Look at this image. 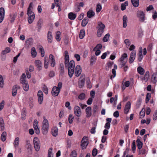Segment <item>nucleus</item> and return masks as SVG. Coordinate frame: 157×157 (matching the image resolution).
I'll return each instance as SVG.
<instances>
[{
    "mask_svg": "<svg viewBox=\"0 0 157 157\" xmlns=\"http://www.w3.org/2000/svg\"><path fill=\"white\" fill-rule=\"evenodd\" d=\"M43 119L41 130L43 135H46L48 132L49 124L48 120L46 119L45 116L43 117Z\"/></svg>",
    "mask_w": 157,
    "mask_h": 157,
    "instance_id": "1",
    "label": "nucleus"
},
{
    "mask_svg": "<svg viewBox=\"0 0 157 157\" xmlns=\"http://www.w3.org/2000/svg\"><path fill=\"white\" fill-rule=\"evenodd\" d=\"M127 55L125 53L123 54L121 56L119 60L121 62V67H122L125 65L127 61Z\"/></svg>",
    "mask_w": 157,
    "mask_h": 157,
    "instance_id": "2",
    "label": "nucleus"
},
{
    "mask_svg": "<svg viewBox=\"0 0 157 157\" xmlns=\"http://www.w3.org/2000/svg\"><path fill=\"white\" fill-rule=\"evenodd\" d=\"M81 146L82 149H85L89 144L87 137L84 136L83 137L81 141Z\"/></svg>",
    "mask_w": 157,
    "mask_h": 157,
    "instance_id": "3",
    "label": "nucleus"
},
{
    "mask_svg": "<svg viewBox=\"0 0 157 157\" xmlns=\"http://www.w3.org/2000/svg\"><path fill=\"white\" fill-rule=\"evenodd\" d=\"M33 143L35 150L38 151L40 148V144L38 139L37 137H35L33 139Z\"/></svg>",
    "mask_w": 157,
    "mask_h": 157,
    "instance_id": "4",
    "label": "nucleus"
},
{
    "mask_svg": "<svg viewBox=\"0 0 157 157\" xmlns=\"http://www.w3.org/2000/svg\"><path fill=\"white\" fill-rule=\"evenodd\" d=\"M137 16L141 22H144L145 20V14L143 11L138 10L137 12Z\"/></svg>",
    "mask_w": 157,
    "mask_h": 157,
    "instance_id": "5",
    "label": "nucleus"
},
{
    "mask_svg": "<svg viewBox=\"0 0 157 157\" xmlns=\"http://www.w3.org/2000/svg\"><path fill=\"white\" fill-rule=\"evenodd\" d=\"M85 75L84 74H82L80 78V80L78 81V85L80 88H82L84 86L85 83Z\"/></svg>",
    "mask_w": 157,
    "mask_h": 157,
    "instance_id": "6",
    "label": "nucleus"
},
{
    "mask_svg": "<svg viewBox=\"0 0 157 157\" xmlns=\"http://www.w3.org/2000/svg\"><path fill=\"white\" fill-rule=\"evenodd\" d=\"M27 14L28 16V22L29 24H31L33 22L35 19V14L33 12L27 13Z\"/></svg>",
    "mask_w": 157,
    "mask_h": 157,
    "instance_id": "7",
    "label": "nucleus"
},
{
    "mask_svg": "<svg viewBox=\"0 0 157 157\" xmlns=\"http://www.w3.org/2000/svg\"><path fill=\"white\" fill-rule=\"evenodd\" d=\"M82 68L80 65L76 66L75 71V75L77 77H79L82 73Z\"/></svg>",
    "mask_w": 157,
    "mask_h": 157,
    "instance_id": "8",
    "label": "nucleus"
},
{
    "mask_svg": "<svg viewBox=\"0 0 157 157\" xmlns=\"http://www.w3.org/2000/svg\"><path fill=\"white\" fill-rule=\"evenodd\" d=\"M74 113L78 117H79L81 115V111L80 108L78 106H75L74 109Z\"/></svg>",
    "mask_w": 157,
    "mask_h": 157,
    "instance_id": "9",
    "label": "nucleus"
},
{
    "mask_svg": "<svg viewBox=\"0 0 157 157\" xmlns=\"http://www.w3.org/2000/svg\"><path fill=\"white\" fill-rule=\"evenodd\" d=\"M59 89L56 86H54L52 88V94L53 96L55 97L58 96L59 93Z\"/></svg>",
    "mask_w": 157,
    "mask_h": 157,
    "instance_id": "10",
    "label": "nucleus"
},
{
    "mask_svg": "<svg viewBox=\"0 0 157 157\" xmlns=\"http://www.w3.org/2000/svg\"><path fill=\"white\" fill-rule=\"evenodd\" d=\"M37 96L38 97V102L40 104H41L42 103L43 99V94L42 91H39L37 93Z\"/></svg>",
    "mask_w": 157,
    "mask_h": 157,
    "instance_id": "11",
    "label": "nucleus"
},
{
    "mask_svg": "<svg viewBox=\"0 0 157 157\" xmlns=\"http://www.w3.org/2000/svg\"><path fill=\"white\" fill-rule=\"evenodd\" d=\"M131 103L129 101L127 102L125 105L124 109V112L125 114H127L128 113L130 109L131 108Z\"/></svg>",
    "mask_w": 157,
    "mask_h": 157,
    "instance_id": "12",
    "label": "nucleus"
},
{
    "mask_svg": "<svg viewBox=\"0 0 157 157\" xmlns=\"http://www.w3.org/2000/svg\"><path fill=\"white\" fill-rule=\"evenodd\" d=\"M136 52L134 50L132 51L130 54V56L129 59V61L130 63H132L134 60L136 55Z\"/></svg>",
    "mask_w": 157,
    "mask_h": 157,
    "instance_id": "13",
    "label": "nucleus"
},
{
    "mask_svg": "<svg viewBox=\"0 0 157 157\" xmlns=\"http://www.w3.org/2000/svg\"><path fill=\"white\" fill-rule=\"evenodd\" d=\"M49 59L51 62L50 65L52 67H54L56 65V61L54 57L52 54H50L49 56Z\"/></svg>",
    "mask_w": 157,
    "mask_h": 157,
    "instance_id": "14",
    "label": "nucleus"
},
{
    "mask_svg": "<svg viewBox=\"0 0 157 157\" xmlns=\"http://www.w3.org/2000/svg\"><path fill=\"white\" fill-rule=\"evenodd\" d=\"M35 63L38 70L40 71L42 70V63L40 60H35Z\"/></svg>",
    "mask_w": 157,
    "mask_h": 157,
    "instance_id": "15",
    "label": "nucleus"
},
{
    "mask_svg": "<svg viewBox=\"0 0 157 157\" xmlns=\"http://www.w3.org/2000/svg\"><path fill=\"white\" fill-rule=\"evenodd\" d=\"M5 11L3 7L0 8V23L3 21L4 18Z\"/></svg>",
    "mask_w": 157,
    "mask_h": 157,
    "instance_id": "16",
    "label": "nucleus"
},
{
    "mask_svg": "<svg viewBox=\"0 0 157 157\" xmlns=\"http://www.w3.org/2000/svg\"><path fill=\"white\" fill-rule=\"evenodd\" d=\"M20 88V87L17 85H15L13 86L12 90V94L13 96H15L16 95L17 89Z\"/></svg>",
    "mask_w": 157,
    "mask_h": 157,
    "instance_id": "17",
    "label": "nucleus"
},
{
    "mask_svg": "<svg viewBox=\"0 0 157 157\" xmlns=\"http://www.w3.org/2000/svg\"><path fill=\"white\" fill-rule=\"evenodd\" d=\"M10 49L9 47H6L5 50H3L1 52V56L2 57V56H4V60H5L6 58V56L5 55L10 52Z\"/></svg>",
    "mask_w": 157,
    "mask_h": 157,
    "instance_id": "18",
    "label": "nucleus"
},
{
    "mask_svg": "<svg viewBox=\"0 0 157 157\" xmlns=\"http://www.w3.org/2000/svg\"><path fill=\"white\" fill-rule=\"evenodd\" d=\"M66 68H68V69H75V65L74 61L72 60L70 61L67 63V65L65 66Z\"/></svg>",
    "mask_w": 157,
    "mask_h": 157,
    "instance_id": "19",
    "label": "nucleus"
},
{
    "mask_svg": "<svg viewBox=\"0 0 157 157\" xmlns=\"http://www.w3.org/2000/svg\"><path fill=\"white\" fill-rule=\"evenodd\" d=\"M65 57H64V64L65 66L67 65V63H69V57L68 55V51H65L64 52Z\"/></svg>",
    "mask_w": 157,
    "mask_h": 157,
    "instance_id": "20",
    "label": "nucleus"
},
{
    "mask_svg": "<svg viewBox=\"0 0 157 157\" xmlns=\"http://www.w3.org/2000/svg\"><path fill=\"white\" fill-rule=\"evenodd\" d=\"M51 133L52 135L54 137H56L58 135V129L57 127L55 126L52 129Z\"/></svg>",
    "mask_w": 157,
    "mask_h": 157,
    "instance_id": "21",
    "label": "nucleus"
},
{
    "mask_svg": "<svg viewBox=\"0 0 157 157\" xmlns=\"http://www.w3.org/2000/svg\"><path fill=\"white\" fill-rule=\"evenodd\" d=\"M92 109L91 107H88L86 109V117H90L92 115L91 113Z\"/></svg>",
    "mask_w": 157,
    "mask_h": 157,
    "instance_id": "22",
    "label": "nucleus"
},
{
    "mask_svg": "<svg viewBox=\"0 0 157 157\" xmlns=\"http://www.w3.org/2000/svg\"><path fill=\"white\" fill-rule=\"evenodd\" d=\"M48 41L49 43H51L52 41L53 37L52 33L50 31H48L47 34Z\"/></svg>",
    "mask_w": 157,
    "mask_h": 157,
    "instance_id": "23",
    "label": "nucleus"
},
{
    "mask_svg": "<svg viewBox=\"0 0 157 157\" xmlns=\"http://www.w3.org/2000/svg\"><path fill=\"white\" fill-rule=\"evenodd\" d=\"M59 69V75L61 76L63 75L64 72V67L63 63H60Z\"/></svg>",
    "mask_w": 157,
    "mask_h": 157,
    "instance_id": "24",
    "label": "nucleus"
},
{
    "mask_svg": "<svg viewBox=\"0 0 157 157\" xmlns=\"http://www.w3.org/2000/svg\"><path fill=\"white\" fill-rule=\"evenodd\" d=\"M26 76L23 73L21 77L20 82L22 84L28 82L26 80Z\"/></svg>",
    "mask_w": 157,
    "mask_h": 157,
    "instance_id": "25",
    "label": "nucleus"
},
{
    "mask_svg": "<svg viewBox=\"0 0 157 157\" xmlns=\"http://www.w3.org/2000/svg\"><path fill=\"white\" fill-rule=\"evenodd\" d=\"M123 27L125 28L127 26V22L128 21V17L126 15H124L123 17Z\"/></svg>",
    "mask_w": 157,
    "mask_h": 157,
    "instance_id": "26",
    "label": "nucleus"
},
{
    "mask_svg": "<svg viewBox=\"0 0 157 157\" xmlns=\"http://www.w3.org/2000/svg\"><path fill=\"white\" fill-rule=\"evenodd\" d=\"M19 138L17 137L15 138L13 142V145L15 148L16 149L19 146Z\"/></svg>",
    "mask_w": 157,
    "mask_h": 157,
    "instance_id": "27",
    "label": "nucleus"
},
{
    "mask_svg": "<svg viewBox=\"0 0 157 157\" xmlns=\"http://www.w3.org/2000/svg\"><path fill=\"white\" fill-rule=\"evenodd\" d=\"M17 14L16 13H12L10 14V22L13 23L14 22L16 17Z\"/></svg>",
    "mask_w": 157,
    "mask_h": 157,
    "instance_id": "28",
    "label": "nucleus"
},
{
    "mask_svg": "<svg viewBox=\"0 0 157 157\" xmlns=\"http://www.w3.org/2000/svg\"><path fill=\"white\" fill-rule=\"evenodd\" d=\"M136 142L137 143V146L139 150H140L142 148L143 144L141 142L139 139H137L136 140Z\"/></svg>",
    "mask_w": 157,
    "mask_h": 157,
    "instance_id": "29",
    "label": "nucleus"
},
{
    "mask_svg": "<svg viewBox=\"0 0 157 157\" xmlns=\"http://www.w3.org/2000/svg\"><path fill=\"white\" fill-rule=\"evenodd\" d=\"M94 15L95 13L92 10H89L87 13V16L89 18L92 17Z\"/></svg>",
    "mask_w": 157,
    "mask_h": 157,
    "instance_id": "30",
    "label": "nucleus"
},
{
    "mask_svg": "<svg viewBox=\"0 0 157 157\" xmlns=\"http://www.w3.org/2000/svg\"><path fill=\"white\" fill-rule=\"evenodd\" d=\"M68 18L71 20H74L76 17V14L72 12H71L68 14Z\"/></svg>",
    "mask_w": 157,
    "mask_h": 157,
    "instance_id": "31",
    "label": "nucleus"
},
{
    "mask_svg": "<svg viewBox=\"0 0 157 157\" xmlns=\"http://www.w3.org/2000/svg\"><path fill=\"white\" fill-rule=\"evenodd\" d=\"M113 62L109 61L106 64L105 67V70L106 71L109 70V68H111L113 65Z\"/></svg>",
    "mask_w": 157,
    "mask_h": 157,
    "instance_id": "32",
    "label": "nucleus"
},
{
    "mask_svg": "<svg viewBox=\"0 0 157 157\" xmlns=\"http://www.w3.org/2000/svg\"><path fill=\"white\" fill-rule=\"evenodd\" d=\"M137 71L138 73L141 75H143L144 73V70L140 66L139 67L137 68Z\"/></svg>",
    "mask_w": 157,
    "mask_h": 157,
    "instance_id": "33",
    "label": "nucleus"
},
{
    "mask_svg": "<svg viewBox=\"0 0 157 157\" xmlns=\"http://www.w3.org/2000/svg\"><path fill=\"white\" fill-rule=\"evenodd\" d=\"M31 54L32 56L33 57H35L36 56L37 52L35 47H33L32 48L31 51Z\"/></svg>",
    "mask_w": 157,
    "mask_h": 157,
    "instance_id": "34",
    "label": "nucleus"
},
{
    "mask_svg": "<svg viewBox=\"0 0 157 157\" xmlns=\"http://www.w3.org/2000/svg\"><path fill=\"white\" fill-rule=\"evenodd\" d=\"M128 5V1H126L124 3H122L121 5V9L123 11L126 9V6Z\"/></svg>",
    "mask_w": 157,
    "mask_h": 157,
    "instance_id": "35",
    "label": "nucleus"
},
{
    "mask_svg": "<svg viewBox=\"0 0 157 157\" xmlns=\"http://www.w3.org/2000/svg\"><path fill=\"white\" fill-rule=\"evenodd\" d=\"M98 29H100L101 30H104V28H105V26L102 22L100 21L98 23Z\"/></svg>",
    "mask_w": 157,
    "mask_h": 157,
    "instance_id": "36",
    "label": "nucleus"
},
{
    "mask_svg": "<svg viewBox=\"0 0 157 157\" xmlns=\"http://www.w3.org/2000/svg\"><path fill=\"white\" fill-rule=\"evenodd\" d=\"M149 77V71H147L144 75V76L143 78L142 79V80H144L147 81L148 78Z\"/></svg>",
    "mask_w": 157,
    "mask_h": 157,
    "instance_id": "37",
    "label": "nucleus"
},
{
    "mask_svg": "<svg viewBox=\"0 0 157 157\" xmlns=\"http://www.w3.org/2000/svg\"><path fill=\"white\" fill-rule=\"evenodd\" d=\"M152 81L154 83H155L157 81V73H154L151 77Z\"/></svg>",
    "mask_w": 157,
    "mask_h": 157,
    "instance_id": "38",
    "label": "nucleus"
},
{
    "mask_svg": "<svg viewBox=\"0 0 157 157\" xmlns=\"http://www.w3.org/2000/svg\"><path fill=\"white\" fill-rule=\"evenodd\" d=\"M89 21V19L86 18H85L82 20V22L81 25L83 27L85 26L88 23Z\"/></svg>",
    "mask_w": 157,
    "mask_h": 157,
    "instance_id": "39",
    "label": "nucleus"
},
{
    "mask_svg": "<svg viewBox=\"0 0 157 157\" xmlns=\"http://www.w3.org/2000/svg\"><path fill=\"white\" fill-rule=\"evenodd\" d=\"M131 2L135 7H137L139 5V0H131Z\"/></svg>",
    "mask_w": 157,
    "mask_h": 157,
    "instance_id": "40",
    "label": "nucleus"
},
{
    "mask_svg": "<svg viewBox=\"0 0 157 157\" xmlns=\"http://www.w3.org/2000/svg\"><path fill=\"white\" fill-rule=\"evenodd\" d=\"M22 85L24 90L25 91H27L29 89V85L28 82L23 83Z\"/></svg>",
    "mask_w": 157,
    "mask_h": 157,
    "instance_id": "41",
    "label": "nucleus"
},
{
    "mask_svg": "<svg viewBox=\"0 0 157 157\" xmlns=\"http://www.w3.org/2000/svg\"><path fill=\"white\" fill-rule=\"evenodd\" d=\"M75 69H68V74L70 78H71L73 76Z\"/></svg>",
    "mask_w": 157,
    "mask_h": 157,
    "instance_id": "42",
    "label": "nucleus"
},
{
    "mask_svg": "<svg viewBox=\"0 0 157 157\" xmlns=\"http://www.w3.org/2000/svg\"><path fill=\"white\" fill-rule=\"evenodd\" d=\"M85 35V30L84 29H81L79 33V38L80 39H83Z\"/></svg>",
    "mask_w": 157,
    "mask_h": 157,
    "instance_id": "43",
    "label": "nucleus"
},
{
    "mask_svg": "<svg viewBox=\"0 0 157 157\" xmlns=\"http://www.w3.org/2000/svg\"><path fill=\"white\" fill-rule=\"evenodd\" d=\"M33 39L32 38H30L27 39L25 42L26 44L28 46H29L32 44Z\"/></svg>",
    "mask_w": 157,
    "mask_h": 157,
    "instance_id": "44",
    "label": "nucleus"
},
{
    "mask_svg": "<svg viewBox=\"0 0 157 157\" xmlns=\"http://www.w3.org/2000/svg\"><path fill=\"white\" fill-rule=\"evenodd\" d=\"M110 34L109 33L106 34L103 38V41L104 42H107L109 38Z\"/></svg>",
    "mask_w": 157,
    "mask_h": 157,
    "instance_id": "45",
    "label": "nucleus"
},
{
    "mask_svg": "<svg viewBox=\"0 0 157 157\" xmlns=\"http://www.w3.org/2000/svg\"><path fill=\"white\" fill-rule=\"evenodd\" d=\"M104 31V30H101L100 29H98L97 34V35L98 37H100L102 36Z\"/></svg>",
    "mask_w": 157,
    "mask_h": 157,
    "instance_id": "46",
    "label": "nucleus"
},
{
    "mask_svg": "<svg viewBox=\"0 0 157 157\" xmlns=\"http://www.w3.org/2000/svg\"><path fill=\"white\" fill-rule=\"evenodd\" d=\"M39 50L40 51L42 57L44 56V50L42 46H40L39 47Z\"/></svg>",
    "mask_w": 157,
    "mask_h": 157,
    "instance_id": "47",
    "label": "nucleus"
},
{
    "mask_svg": "<svg viewBox=\"0 0 157 157\" xmlns=\"http://www.w3.org/2000/svg\"><path fill=\"white\" fill-rule=\"evenodd\" d=\"M4 85L3 78L1 75H0V86L1 88L3 87Z\"/></svg>",
    "mask_w": 157,
    "mask_h": 157,
    "instance_id": "48",
    "label": "nucleus"
},
{
    "mask_svg": "<svg viewBox=\"0 0 157 157\" xmlns=\"http://www.w3.org/2000/svg\"><path fill=\"white\" fill-rule=\"evenodd\" d=\"M60 32L59 31H57L56 36V39L58 41H59L61 40L60 38Z\"/></svg>",
    "mask_w": 157,
    "mask_h": 157,
    "instance_id": "49",
    "label": "nucleus"
},
{
    "mask_svg": "<svg viewBox=\"0 0 157 157\" xmlns=\"http://www.w3.org/2000/svg\"><path fill=\"white\" fill-rule=\"evenodd\" d=\"M52 148H50L48 150V157H53V154L52 153Z\"/></svg>",
    "mask_w": 157,
    "mask_h": 157,
    "instance_id": "50",
    "label": "nucleus"
},
{
    "mask_svg": "<svg viewBox=\"0 0 157 157\" xmlns=\"http://www.w3.org/2000/svg\"><path fill=\"white\" fill-rule=\"evenodd\" d=\"M85 98V94L84 93H82L78 96V98L81 100H82Z\"/></svg>",
    "mask_w": 157,
    "mask_h": 157,
    "instance_id": "51",
    "label": "nucleus"
},
{
    "mask_svg": "<svg viewBox=\"0 0 157 157\" xmlns=\"http://www.w3.org/2000/svg\"><path fill=\"white\" fill-rule=\"evenodd\" d=\"M6 132H3L1 135V140L3 141L6 140Z\"/></svg>",
    "mask_w": 157,
    "mask_h": 157,
    "instance_id": "52",
    "label": "nucleus"
},
{
    "mask_svg": "<svg viewBox=\"0 0 157 157\" xmlns=\"http://www.w3.org/2000/svg\"><path fill=\"white\" fill-rule=\"evenodd\" d=\"M102 9L101 5L99 3H98L97 5L96 11L98 13Z\"/></svg>",
    "mask_w": 157,
    "mask_h": 157,
    "instance_id": "53",
    "label": "nucleus"
},
{
    "mask_svg": "<svg viewBox=\"0 0 157 157\" xmlns=\"http://www.w3.org/2000/svg\"><path fill=\"white\" fill-rule=\"evenodd\" d=\"M44 67L46 69H47L48 67V62L47 60L46 57H45L44 59Z\"/></svg>",
    "mask_w": 157,
    "mask_h": 157,
    "instance_id": "54",
    "label": "nucleus"
},
{
    "mask_svg": "<svg viewBox=\"0 0 157 157\" xmlns=\"http://www.w3.org/2000/svg\"><path fill=\"white\" fill-rule=\"evenodd\" d=\"M94 127H92L90 130V132L92 134H94L95 132V129L97 126V124H93Z\"/></svg>",
    "mask_w": 157,
    "mask_h": 157,
    "instance_id": "55",
    "label": "nucleus"
},
{
    "mask_svg": "<svg viewBox=\"0 0 157 157\" xmlns=\"http://www.w3.org/2000/svg\"><path fill=\"white\" fill-rule=\"evenodd\" d=\"M33 3L32 2H31L29 5V6L27 10V13H31V12H33V11H31V8H33Z\"/></svg>",
    "mask_w": 157,
    "mask_h": 157,
    "instance_id": "56",
    "label": "nucleus"
},
{
    "mask_svg": "<svg viewBox=\"0 0 157 157\" xmlns=\"http://www.w3.org/2000/svg\"><path fill=\"white\" fill-rule=\"evenodd\" d=\"M25 147L28 150L29 152H32V148L31 144L28 145H25Z\"/></svg>",
    "mask_w": 157,
    "mask_h": 157,
    "instance_id": "57",
    "label": "nucleus"
},
{
    "mask_svg": "<svg viewBox=\"0 0 157 157\" xmlns=\"http://www.w3.org/2000/svg\"><path fill=\"white\" fill-rule=\"evenodd\" d=\"M74 117L72 116L71 114H70L68 117V121L71 124L72 123L73 121Z\"/></svg>",
    "mask_w": 157,
    "mask_h": 157,
    "instance_id": "58",
    "label": "nucleus"
},
{
    "mask_svg": "<svg viewBox=\"0 0 157 157\" xmlns=\"http://www.w3.org/2000/svg\"><path fill=\"white\" fill-rule=\"evenodd\" d=\"M102 46L101 44H97L95 47L94 48V50L95 51L96 50L100 49L102 48Z\"/></svg>",
    "mask_w": 157,
    "mask_h": 157,
    "instance_id": "59",
    "label": "nucleus"
},
{
    "mask_svg": "<svg viewBox=\"0 0 157 157\" xmlns=\"http://www.w3.org/2000/svg\"><path fill=\"white\" fill-rule=\"evenodd\" d=\"M0 126L1 127L2 130H3L4 129V123L3 119L0 121Z\"/></svg>",
    "mask_w": 157,
    "mask_h": 157,
    "instance_id": "60",
    "label": "nucleus"
},
{
    "mask_svg": "<svg viewBox=\"0 0 157 157\" xmlns=\"http://www.w3.org/2000/svg\"><path fill=\"white\" fill-rule=\"evenodd\" d=\"M98 153V151L97 149L94 148L93 149L92 152V155L93 156L95 157L97 155Z\"/></svg>",
    "mask_w": 157,
    "mask_h": 157,
    "instance_id": "61",
    "label": "nucleus"
},
{
    "mask_svg": "<svg viewBox=\"0 0 157 157\" xmlns=\"http://www.w3.org/2000/svg\"><path fill=\"white\" fill-rule=\"evenodd\" d=\"M145 111H143V109L140 112V118H143L145 116Z\"/></svg>",
    "mask_w": 157,
    "mask_h": 157,
    "instance_id": "62",
    "label": "nucleus"
},
{
    "mask_svg": "<svg viewBox=\"0 0 157 157\" xmlns=\"http://www.w3.org/2000/svg\"><path fill=\"white\" fill-rule=\"evenodd\" d=\"M77 153L76 151L74 150L72 151L71 154V157H76Z\"/></svg>",
    "mask_w": 157,
    "mask_h": 157,
    "instance_id": "63",
    "label": "nucleus"
},
{
    "mask_svg": "<svg viewBox=\"0 0 157 157\" xmlns=\"http://www.w3.org/2000/svg\"><path fill=\"white\" fill-rule=\"evenodd\" d=\"M153 119L155 121L157 119V109L155 111V113L153 115Z\"/></svg>",
    "mask_w": 157,
    "mask_h": 157,
    "instance_id": "64",
    "label": "nucleus"
}]
</instances>
